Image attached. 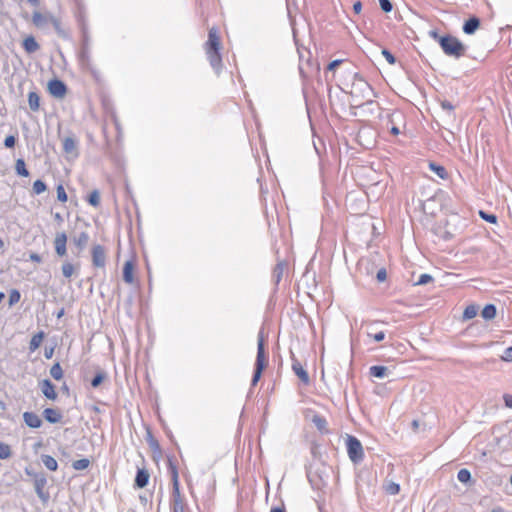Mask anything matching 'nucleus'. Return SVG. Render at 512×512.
Listing matches in <instances>:
<instances>
[{
  "label": "nucleus",
  "instance_id": "30",
  "mask_svg": "<svg viewBox=\"0 0 512 512\" xmlns=\"http://www.w3.org/2000/svg\"><path fill=\"white\" fill-rule=\"evenodd\" d=\"M44 337L45 333L43 331H39L34 334L29 342V350L31 352L36 351L40 347Z\"/></svg>",
  "mask_w": 512,
  "mask_h": 512
},
{
  "label": "nucleus",
  "instance_id": "39",
  "mask_svg": "<svg viewBox=\"0 0 512 512\" xmlns=\"http://www.w3.org/2000/svg\"><path fill=\"white\" fill-rule=\"evenodd\" d=\"M107 377V373L104 370H99L91 380V386L93 388L99 387Z\"/></svg>",
  "mask_w": 512,
  "mask_h": 512
},
{
  "label": "nucleus",
  "instance_id": "41",
  "mask_svg": "<svg viewBox=\"0 0 512 512\" xmlns=\"http://www.w3.org/2000/svg\"><path fill=\"white\" fill-rule=\"evenodd\" d=\"M76 19H77L78 26H79V28L81 30V33H83L84 31H88L85 15H84V12L81 9H79V11H78V13L76 15Z\"/></svg>",
  "mask_w": 512,
  "mask_h": 512
},
{
  "label": "nucleus",
  "instance_id": "51",
  "mask_svg": "<svg viewBox=\"0 0 512 512\" xmlns=\"http://www.w3.org/2000/svg\"><path fill=\"white\" fill-rule=\"evenodd\" d=\"M16 141H17V138L15 135H8L5 139H4V146L5 148L7 149H12L15 147V144H16Z\"/></svg>",
  "mask_w": 512,
  "mask_h": 512
},
{
  "label": "nucleus",
  "instance_id": "20",
  "mask_svg": "<svg viewBox=\"0 0 512 512\" xmlns=\"http://www.w3.org/2000/svg\"><path fill=\"white\" fill-rule=\"evenodd\" d=\"M390 374V370L386 366L374 365L369 368V375L375 378L383 379Z\"/></svg>",
  "mask_w": 512,
  "mask_h": 512
},
{
  "label": "nucleus",
  "instance_id": "58",
  "mask_svg": "<svg viewBox=\"0 0 512 512\" xmlns=\"http://www.w3.org/2000/svg\"><path fill=\"white\" fill-rule=\"evenodd\" d=\"M441 107L444 109V110H447V111H453L454 110V105L448 101V100H443L441 102Z\"/></svg>",
  "mask_w": 512,
  "mask_h": 512
},
{
  "label": "nucleus",
  "instance_id": "62",
  "mask_svg": "<svg viewBox=\"0 0 512 512\" xmlns=\"http://www.w3.org/2000/svg\"><path fill=\"white\" fill-rule=\"evenodd\" d=\"M29 259L33 262H36V263H41L42 262V257L35 253V252H32L30 255H29Z\"/></svg>",
  "mask_w": 512,
  "mask_h": 512
},
{
  "label": "nucleus",
  "instance_id": "64",
  "mask_svg": "<svg viewBox=\"0 0 512 512\" xmlns=\"http://www.w3.org/2000/svg\"><path fill=\"white\" fill-rule=\"evenodd\" d=\"M270 512H286L284 505L272 507Z\"/></svg>",
  "mask_w": 512,
  "mask_h": 512
},
{
  "label": "nucleus",
  "instance_id": "24",
  "mask_svg": "<svg viewBox=\"0 0 512 512\" xmlns=\"http://www.w3.org/2000/svg\"><path fill=\"white\" fill-rule=\"evenodd\" d=\"M22 46L24 50L29 54L35 53L40 49V45L37 43L33 36L26 37L22 42Z\"/></svg>",
  "mask_w": 512,
  "mask_h": 512
},
{
  "label": "nucleus",
  "instance_id": "48",
  "mask_svg": "<svg viewBox=\"0 0 512 512\" xmlns=\"http://www.w3.org/2000/svg\"><path fill=\"white\" fill-rule=\"evenodd\" d=\"M20 298H21V294H20L19 290H17V289L10 290L9 300H8L9 306H14L15 304H17L20 301Z\"/></svg>",
  "mask_w": 512,
  "mask_h": 512
},
{
  "label": "nucleus",
  "instance_id": "35",
  "mask_svg": "<svg viewBox=\"0 0 512 512\" xmlns=\"http://www.w3.org/2000/svg\"><path fill=\"white\" fill-rule=\"evenodd\" d=\"M457 479L463 484H472L471 472L466 468H462L458 471Z\"/></svg>",
  "mask_w": 512,
  "mask_h": 512
},
{
  "label": "nucleus",
  "instance_id": "37",
  "mask_svg": "<svg viewBox=\"0 0 512 512\" xmlns=\"http://www.w3.org/2000/svg\"><path fill=\"white\" fill-rule=\"evenodd\" d=\"M378 323H379V321H374L373 323L370 324V330H368L367 336L370 338H373L376 342H381L385 339L384 331H378V332L373 331V326Z\"/></svg>",
  "mask_w": 512,
  "mask_h": 512
},
{
  "label": "nucleus",
  "instance_id": "11",
  "mask_svg": "<svg viewBox=\"0 0 512 512\" xmlns=\"http://www.w3.org/2000/svg\"><path fill=\"white\" fill-rule=\"evenodd\" d=\"M39 388L42 392V394L48 399L55 401L58 397V394L56 392L55 385L51 382L50 379H43L39 381Z\"/></svg>",
  "mask_w": 512,
  "mask_h": 512
},
{
  "label": "nucleus",
  "instance_id": "2",
  "mask_svg": "<svg viewBox=\"0 0 512 512\" xmlns=\"http://www.w3.org/2000/svg\"><path fill=\"white\" fill-rule=\"evenodd\" d=\"M440 40V47L446 56L459 59L465 55L467 48L457 37L446 34Z\"/></svg>",
  "mask_w": 512,
  "mask_h": 512
},
{
  "label": "nucleus",
  "instance_id": "43",
  "mask_svg": "<svg viewBox=\"0 0 512 512\" xmlns=\"http://www.w3.org/2000/svg\"><path fill=\"white\" fill-rule=\"evenodd\" d=\"M479 216L481 219L485 220L486 222L488 223H491V224H496L497 223V216L495 214H492V213H488L484 210H479L478 212Z\"/></svg>",
  "mask_w": 512,
  "mask_h": 512
},
{
  "label": "nucleus",
  "instance_id": "56",
  "mask_svg": "<svg viewBox=\"0 0 512 512\" xmlns=\"http://www.w3.org/2000/svg\"><path fill=\"white\" fill-rule=\"evenodd\" d=\"M501 358H502V360H504L506 362L512 361V346H510L504 350V353L501 356Z\"/></svg>",
  "mask_w": 512,
  "mask_h": 512
},
{
  "label": "nucleus",
  "instance_id": "5",
  "mask_svg": "<svg viewBox=\"0 0 512 512\" xmlns=\"http://www.w3.org/2000/svg\"><path fill=\"white\" fill-rule=\"evenodd\" d=\"M268 365V356L265 349V338L263 330H260L257 337V355L254 368L265 370Z\"/></svg>",
  "mask_w": 512,
  "mask_h": 512
},
{
  "label": "nucleus",
  "instance_id": "60",
  "mask_svg": "<svg viewBox=\"0 0 512 512\" xmlns=\"http://www.w3.org/2000/svg\"><path fill=\"white\" fill-rule=\"evenodd\" d=\"M503 400H504L505 406L512 409V395L504 394Z\"/></svg>",
  "mask_w": 512,
  "mask_h": 512
},
{
  "label": "nucleus",
  "instance_id": "53",
  "mask_svg": "<svg viewBox=\"0 0 512 512\" xmlns=\"http://www.w3.org/2000/svg\"><path fill=\"white\" fill-rule=\"evenodd\" d=\"M382 55L385 57V59L387 60V62L391 65L395 64L396 63V58L395 56L386 48H383L382 51H381Z\"/></svg>",
  "mask_w": 512,
  "mask_h": 512
},
{
  "label": "nucleus",
  "instance_id": "27",
  "mask_svg": "<svg viewBox=\"0 0 512 512\" xmlns=\"http://www.w3.org/2000/svg\"><path fill=\"white\" fill-rule=\"evenodd\" d=\"M428 166L430 170L433 171L439 178L443 180L448 179L449 174L444 166L435 162H429Z\"/></svg>",
  "mask_w": 512,
  "mask_h": 512
},
{
  "label": "nucleus",
  "instance_id": "49",
  "mask_svg": "<svg viewBox=\"0 0 512 512\" xmlns=\"http://www.w3.org/2000/svg\"><path fill=\"white\" fill-rule=\"evenodd\" d=\"M56 192H57V199L58 201L60 202H66L68 200V196H67V193L63 187L62 184H59L56 188Z\"/></svg>",
  "mask_w": 512,
  "mask_h": 512
},
{
  "label": "nucleus",
  "instance_id": "32",
  "mask_svg": "<svg viewBox=\"0 0 512 512\" xmlns=\"http://www.w3.org/2000/svg\"><path fill=\"white\" fill-rule=\"evenodd\" d=\"M28 104L32 111H38L40 106V97L37 92L31 91L28 94Z\"/></svg>",
  "mask_w": 512,
  "mask_h": 512
},
{
  "label": "nucleus",
  "instance_id": "63",
  "mask_svg": "<svg viewBox=\"0 0 512 512\" xmlns=\"http://www.w3.org/2000/svg\"><path fill=\"white\" fill-rule=\"evenodd\" d=\"M361 9H362V3L360 1H357L353 4V11L356 13V14H359L361 12Z\"/></svg>",
  "mask_w": 512,
  "mask_h": 512
},
{
  "label": "nucleus",
  "instance_id": "55",
  "mask_svg": "<svg viewBox=\"0 0 512 512\" xmlns=\"http://www.w3.org/2000/svg\"><path fill=\"white\" fill-rule=\"evenodd\" d=\"M387 278V272L385 268H380L376 273V279L378 282H384Z\"/></svg>",
  "mask_w": 512,
  "mask_h": 512
},
{
  "label": "nucleus",
  "instance_id": "8",
  "mask_svg": "<svg viewBox=\"0 0 512 512\" xmlns=\"http://www.w3.org/2000/svg\"><path fill=\"white\" fill-rule=\"evenodd\" d=\"M92 265L97 268H104L106 265V252L105 248L96 244L92 247Z\"/></svg>",
  "mask_w": 512,
  "mask_h": 512
},
{
  "label": "nucleus",
  "instance_id": "22",
  "mask_svg": "<svg viewBox=\"0 0 512 512\" xmlns=\"http://www.w3.org/2000/svg\"><path fill=\"white\" fill-rule=\"evenodd\" d=\"M134 263L131 260L125 262L123 266V280L127 284H132L134 282Z\"/></svg>",
  "mask_w": 512,
  "mask_h": 512
},
{
  "label": "nucleus",
  "instance_id": "59",
  "mask_svg": "<svg viewBox=\"0 0 512 512\" xmlns=\"http://www.w3.org/2000/svg\"><path fill=\"white\" fill-rule=\"evenodd\" d=\"M342 63V60L340 59H336V60H333L331 61L329 64H328V67L327 69L329 71H334L340 64Z\"/></svg>",
  "mask_w": 512,
  "mask_h": 512
},
{
  "label": "nucleus",
  "instance_id": "26",
  "mask_svg": "<svg viewBox=\"0 0 512 512\" xmlns=\"http://www.w3.org/2000/svg\"><path fill=\"white\" fill-rule=\"evenodd\" d=\"M497 315V308L494 304L489 303L484 306V308L481 311V317L484 320H492Z\"/></svg>",
  "mask_w": 512,
  "mask_h": 512
},
{
  "label": "nucleus",
  "instance_id": "36",
  "mask_svg": "<svg viewBox=\"0 0 512 512\" xmlns=\"http://www.w3.org/2000/svg\"><path fill=\"white\" fill-rule=\"evenodd\" d=\"M479 310V306L476 304H470L468 305L463 312V320H470L473 319Z\"/></svg>",
  "mask_w": 512,
  "mask_h": 512
},
{
  "label": "nucleus",
  "instance_id": "4",
  "mask_svg": "<svg viewBox=\"0 0 512 512\" xmlns=\"http://www.w3.org/2000/svg\"><path fill=\"white\" fill-rule=\"evenodd\" d=\"M25 472L28 476L34 477L35 492L43 503H47L50 498V495L47 491L44 490L47 484L46 475L44 473H34L29 471L28 469H25Z\"/></svg>",
  "mask_w": 512,
  "mask_h": 512
},
{
  "label": "nucleus",
  "instance_id": "16",
  "mask_svg": "<svg viewBox=\"0 0 512 512\" xmlns=\"http://www.w3.org/2000/svg\"><path fill=\"white\" fill-rule=\"evenodd\" d=\"M481 25V21L477 16H471L468 18L462 27V30L467 35L474 34Z\"/></svg>",
  "mask_w": 512,
  "mask_h": 512
},
{
  "label": "nucleus",
  "instance_id": "33",
  "mask_svg": "<svg viewBox=\"0 0 512 512\" xmlns=\"http://www.w3.org/2000/svg\"><path fill=\"white\" fill-rule=\"evenodd\" d=\"M15 171L16 174L21 177H28L30 175L28 169L26 168V163L22 158L16 160Z\"/></svg>",
  "mask_w": 512,
  "mask_h": 512
},
{
  "label": "nucleus",
  "instance_id": "47",
  "mask_svg": "<svg viewBox=\"0 0 512 512\" xmlns=\"http://www.w3.org/2000/svg\"><path fill=\"white\" fill-rule=\"evenodd\" d=\"M384 488L385 491L390 495H396L400 492V485L392 481L388 482Z\"/></svg>",
  "mask_w": 512,
  "mask_h": 512
},
{
  "label": "nucleus",
  "instance_id": "40",
  "mask_svg": "<svg viewBox=\"0 0 512 512\" xmlns=\"http://www.w3.org/2000/svg\"><path fill=\"white\" fill-rule=\"evenodd\" d=\"M86 201L89 205L93 207H98L100 205V192L97 189H94L86 198Z\"/></svg>",
  "mask_w": 512,
  "mask_h": 512
},
{
  "label": "nucleus",
  "instance_id": "25",
  "mask_svg": "<svg viewBox=\"0 0 512 512\" xmlns=\"http://www.w3.org/2000/svg\"><path fill=\"white\" fill-rule=\"evenodd\" d=\"M312 422L322 434L329 433V430L327 428V420L323 416L315 414L312 417Z\"/></svg>",
  "mask_w": 512,
  "mask_h": 512
},
{
  "label": "nucleus",
  "instance_id": "38",
  "mask_svg": "<svg viewBox=\"0 0 512 512\" xmlns=\"http://www.w3.org/2000/svg\"><path fill=\"white\" fill-rule=\"evenodd\" d=\"M50 376L55 380H61L63 378V369L59 362H56L50 368Z\"/></svg>",
  "mask_w": 512,
  "mask_h": 512
},
{
  "label": "nucleus",
  "instance_id": "50",
  "mask_svg": "<svg viewBox=\"0 0 512 512\" xmlns=\"http://www.w3.org/2000/svg\"><path fill=\"white\" fill-rule=\"evenodd\" d=\"M431 282H433V277L430 274L424 273L419 276L415 285H426Z\"/></svg>",
  "mask_w": 512,
  "mask_h": 512
},
{
  "label": "nucleus",
  "instance_id": "3",
  "mask_svg": "<svg viewBox=\"0 0 512 512\" xmlns=\"http://www.w3.org/2000/svg\"><path fill=\"white\" fill-rule=\"evenodd\" d=\"M347 453L354 464H359L364 458L363 446L358 438L347 435L346 439Z\"/></svg>",
  "mask_w": 512,
  "mask_h": 512
},
{
  "label": "nucleus",
  "instance_id": "17",
  "mask_svg": "<svg viewBox=\"0 0 512 512\" xmlns=\"http://www.w3.org/2000/svg\"><path fill=\"white\" fill-rule=\"evenodd\" d=\"M149 478L150 474L148 470L145 468H139L134 479V487L139 489L146 487L149 482Z\"/></svg>",
  "mask_w": 512,
  "mask_h": 512
},
{
  "label": "nucleus",
  "instance_id": "57",
  "mask_svg": "<svg viewBox=\"0 0 512 512\" xmlns=\"http://www.w3.org/2000/svg\"><path fill=\"white\" fill-rule=\"evenodd\" d=\"M428 35L435 41L438 42V44L440 45V39L443 38V36H441L439 33H438V30L436 29H432L428 32Z\"/></svg>",
  "mask_w": 512,
  "mask_h": 512
},
{
  "label": "nucleus",
  "instance_id": "15",
  "mask_svg": "<svg viewBox=\"0 0 512 512\" xmlns=\"http://www.w3.org/2000/svg\"><path fill=\"white\" fill-rule=\"evenodd\" d=\"M43 418L50 424H56L61 422L62 413L57 408H45L42 412Z\"/></svg>",
  "mask_w": 512,
  "mask_h": 512
},
{
  "label": "nucleus",
  "instance_id": "54",
  "mask_svg": "<svg viewBox=\"0 0 512 512\" xmlns=\"http://www.w3.org/2000/svg\"><path fill=\"white\" fill-rule=\"evenodd\" d=\"M379 1V4H380V7L381 9L385 12V13H389L392 11L393 9V5L391 3L390 0H378Z\"/></svg>",
  "mask_w": 512,
  "mask_h": 512
},
{
  "label": "nucleus",
  "instance_id": "46",
  "mask_svg": "<svg viewBox=\"0 0 512 512\" xmlns=\"http://www.w3.org/2000/svg\"><path fill=\"white\" fill-rule=\"evenodd\" d=\"M89 465H90V460L87 458L76 460L72 463V467L75 470H84V469L88 468Z\"/></svg>",
  "mask_w": 512,
  "mask_h": 512
},
{
  "label": "nucleus",
  "instance_id": "19",
  "mask_svg": "<svg viewBox=\"0 0 512 512\" xmlns=\"http://www.w3.org/2000/svg\"><path fill=\"white\" fill-rule=\"evenodd\" d=\"M50 16H53L51 13L43 14L39 11H34L32 15V22L37 28L44 27L47 23L50 22Z\"/></svg>",
  "mask_w": 512,
  "mask_h": 512
},
{
  "label": "nucleus",
  "instance_id": "6",
  "mask_svg": "<svg viewBox=\"0 0 512 512\" xmlns=\"http://www.w3.org/2000/svg\"><path fill=\"white\" fill-rule=\"evenodd\" d=\"M353 88L355 90H359L362 93V99L363 100L365 99L366 103H372V100L370 99V97L374 96L373 88L364 78H360L359 83L354 82ZM351 95L353 98L358 97V95L356 94V91H351Z\"/></svg>",
  "mask_w": 512,
  "mask_h": 512
},
{
  "label": "nucleus",
  "instance_id": "13",
  "mask_svg": "<svg viewBox=\"0 0 512 512\" xmlns=\"http://www.w3.org/2000/svg\"><path fill=\"white\" fill-rule=\"evenodd\" d=\"M67 235L65 232H58L54 239L55 252L59 257H64L67 254Z\"/></svg>",
  "mask_w": 512,
  "mask_h": 512
},
{
  "label": "nucleus",
  "instance_id": "61",
  "mask_svg": "<svg viewBox=\"0 0 512 512\" xmlns=\"http://www.w3.org/2000/svg\"><path fill=\"white\" fill-rule=\"evenodd\" d=\"M54 347H45L44 349V356L46 359H51L53 357V354H54Z\"/></svg>",
  "mask_w": 512,
  "mask_h": 512
},
{
  "label": "nucleus",
  "instance_id": "21",
  "mask_svg": "<svg viewBox=\"0 0 512 512\" xmlns=\"http://www.w3.org/2000/svg\"><path fill=\"white\" fill-rule=\"evenodd\" d=\"M63 151L66 154H74L77 156V141L74 137H65L63 139Z\"/></svg>",
  "mask_w": 512,
  "mask_h": 512
},
{
  "label": "nucleus",
  "instance_id": "12",
  "mask_svg": "<svg viewBox=\"0 0 512 512\" xmlns=\"http://www.w3.org/2000/svg\"><path fill=\"white\" fill-rule=\"evenodd\" d=\"M291 360H292V370L299 377V379L304 384H309L310 377L308 372L303 368L300 361L295 357V355L291 352Z\"/></svg>",
  "mask_w": 512,
  "mask_h": 512
},
{
  "label": "nucleus",
  "instance_id": "23",
  "mask_svg": "<svg viewBox=\"0 0 512 512\" xmlns=\"http://www.w3.org/2000/svg\"><path fill=\"white\" fill-rule=\"evenodd\" d=\"M50 23L53 25L57 35L64 39V40H68L70 39V34L68 31H66L64 28H62L61 26V22L58 18L54 17V16H50Z\"/></svg>",
  "mask_w": 512,
  "mask_h": 512
},
{
  "label": "nucleus",
  "instance_id": "14",
  "mask_svg": "<svg viewBox=\"0 0 512 512\" xmlns=\"http://www.w3.org/2000/svg\"><path fill=\"white\" fill-rule=\"evenodd\" d=\"M89 35L88 31H84L82 33V44L81 50L79 53V60L81 64L89 65L90 56H89Z\"/></svg>",
  "mask_w": 512,
  "mask_h": 512
},
{
  "label": "nucleus",
  "instance_id": "18",
  "mask_svg": "<svg viewBox=\"0 0 512 512\" xmlns=\"http://www.w3.org/2000/svg\"><path fill=\"white\" fill-rule=\"evenodd\" d=\"M23 420L28 427L33 429L40 428L43 424L41 418L34 412H24Z\"/></svg>",
  "mask_w": 512,
  "mask_h": 512
},
{
  "label": "nucleus",
  "instance_id": "44",
  "mask_svg": "<svg viewBox=\"0 0 512 512\" xmlns=\"http://www.w3.org/2000/svg\"><path fill=\"white\" fill-rule=\"evenodd\" d=\"M61 270H62V274L65 278H70L74 273L75 267L72 263L65 262V263H63Z\"/></svg>",
  "mask_w": 512,
  "mask_h": 512
},
{
  "label": "nucleus",
  "instance_id": "45",
  "mask_svg": "<svg viewBox=\"0 0 512 512\" xmlns=\"http://www.w3.org/2000/svg\"><path fill=\"white\" fill-rule=\"evenodd\" d=\"M47 190V185L44 181L38 179L33 183V192L37 195L45 192Z\"/></svg>",
  "mask_w": 512,
  "mask_h": 512
},
{
  "label": "nucleus",
  "instance_id": "1",
  "mask_svg": "<svg viewBox=\"0 0 512 512\" xmlns=\"http://www.w3.org/2000/svg\"><path fill=\"white\" fill-rule=\"evenodd\" d=\"M168 471L172 482L171 500L174 512L184 511V500L180 493L179 473L176 460L173 456L167 457Z\"/></svg>",
  "mask_w": 512,
  "mask_h": 512
},
{
  "label": "nucleus",
  "instance_id": "28",
  "mask_svg": "<svg viewBox=\"0 0 512 512\" xmlns=\"http://www.w3.org/2000/svg\"><path fill=\"white\" fill-rule=\"evenodd\" d=\"M89 241V235L87 232H81L78 236L73 238L74 245L78 248L79 251L85 249Z\"/></svg>",
  "mask_w": 512,
  "mask_h": 512
},
{
  "label": "nucleus",
  "instance_id": "7",
  "mask_svg": "<svg viewBox=\"0 0 512 512\" xmlns=\"http://www.w3.org/2000/svg\"><path fill=\"white\" fill-rule=\"evenodd\" d=\"M207 59L213 68V70L216 72V74H219L222 71L223 68V62H222V55L220 53L221 49H204Z\"/></svg>",
  "mask_w": 512,
  "mask_h": 512
},
{
  "label": "nucleus",
  "instance_id": "10",
  "mask_svg": "<svg viewBox=\"0 0 512 512\" xmlns=\"http://www.w3.org/2000/svg\"><path fill=\"white\" fill-rule=\"evenodd\" d=\"M221 39L219 36V30L216 27H211L208 31V39L204 44V49H221Z\"/></svg>",
  "mask_w": 512,
  "mask_h": 512
},
{
  "label": "nucleus",
  "instance_id": "34",
  "mask_svg": "<svg viewBox=\"0 0 512 512\" xmlns=\"http://www.w3.org/2000/svg\"><path fill=\"white\" fill-rule=\"evenodd\" d=\"M146 442L153 452H161L160 444L150 430H147Z\"/></svg>",
  "mask_w": 512,
  "mask_h": 512
},
{
  "label": "nucleus",
  "instance_id": "31",
  "mask_svg": "<svg viewBox=\"0 0 512 512\" xmlns=\"http://www.w3.org/2000/svg\"><path fill=\"white\" fill-rule=\"evenodd\" d=\"M41 461L44 464V466L50 471H56L58 469V463L56 459L51 455H41Z\"/></svg>",
  "mask_w": 512,
  "mask_h": 512
},
{
  "label": "nucleus",
  "instance_id": "52",
  "mask_svg": "<svg viewBox=\"0 0 512 512\" xmlns=\"http://www.w3.org/2000/svg\"><path fill=\"white\" fill-rule=\"evenodd\" d=\"M264 370L254 368L253 376L251 379V386L254 387L260 381Z\"/></svg>",
  "mask_w": 512,
  "mask_h": 512
},
{
  "label": "nucleus",
  "instance_id": "42",
  "mask_svg": "<svg viewBox=\"0 0 512 512\" xmlns=\"http://www.w3.org/2000/svg\"><path fill=\"white\" fill-rule=\"evenodd\" d=\"M12 455L11 447L10 445L0 442V459L5 460L10 458Z\"/></svg>",
  "mask_w": 512,
  "mask_h": 512
},
{
  "label": "nucleus",
  "instance_id": "9",
  "mask_svg": "<svg viewBox=\"0 0 512 512\" xmlns=\"http://www.w3.org/2000/svg\"><path fill=\"white\" fill-rule=\"evenodd\" d=\"M48 91L56 98H63L67 93V86L62 80L53 79L48 83Z\"/></svg>",
  "mask_w": 512,
  "mask_h": 512
},
{
  "label": "nucleus",
  "instance_id": "29",
  "mask_svg": "<svg viewBox=\"0 0 512 512\" xmlns=\"http://www.w3.org/2000/svg\"><path fill=\"white\" fill-rule=\"evenodd\" d=\"M286 267V263L284 261H279L272 272V279L276 285L279 284V282L282 279L284 268Z\"/></svg>",
  "mask_w": 512,
  "mask_h": 512
}]
</instances>
